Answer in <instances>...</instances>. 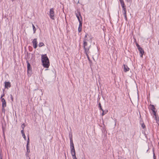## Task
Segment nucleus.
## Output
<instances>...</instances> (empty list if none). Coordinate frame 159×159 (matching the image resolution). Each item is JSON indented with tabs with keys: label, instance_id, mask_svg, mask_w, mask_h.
<instances>
[{
	"label": "nucleus",
	"instance_id": "nucleus-36",
	"mask_svg": "<svg viewBox=\"0 0 159 159\" xmlns=\"http://www.w3.org/2000/svg\"><path fill=\"white\" fill-rule=\"evenodd\" d=\"M87 34H86L85 35V36H84V38H86H86L87 37Z\"/></svg>",
	"mask_w": 159,
	"mask_h": 159
},
{
	"label": "nucleus",
	"instance_id": "nucleus-26",
	"mask_svg": "<svg viewBox=\"0 0 159 159\" xmlns=\"http://www.w3.org/2000/svg\"><path fill=\"white\" fill-rule=\"evenodd\" d=\"M98 106L100 108V110H102L103 109H102V107H101V104L100 103H99V104H98Z\"/></svg>",
	"mask_w": 159,
	"mask_h": 159
},
{
	"label": "nucleus",
	"instance_id": "nucleus-29",
	"mask_svg": "<svg viewBox=\"0 0 159 159\" xmlns=\"http://www.w3.org/2000/svg\"><path fill=\"white\" fill-rule=\"evenodd\" d=\"M22 135L25 140H26V139L25 134H22Z\"/></svg>",
	"mask_w": 159,
	"mask_h": 159
},
{
	"label": "nucleus",
	"instance_id": "nucleus-19",
	"mask_svg": "<svg viewBox=\"0 0 159 159\" xmlns=\"http://www.w3.org/2000/svg\"><path fill=\"white\" fill-rule=\"evenodd\" d=\"M120 3H121V5L122 6V8H124V7H125V4L124 2V1L121 2H120Z\"/></svg>",
	"mask_w": 159,
	"mask_h": 159
},
{
	"label": "nucleus",
	"instance_id": "nucleus-14",
	"mask_svg": "<svg viewBox=\"0 0 159 159\" xmlns=\"http://www.w3.org/2000/svg\"><path fill=\"white\" fill-rule=\"evenodd\" d=\"M102 116H103V115L107 113L108 112V111L107 110H106L104 111L103 109H102Z\"/></svg>",
	"mask_w": 159,
	"mask_h": 159
},
{
	"label": "nucleus",
	"instance_id": "nucleus-23",
	"mask_svg": "<svg viewBox=\"0 0 159 159\" xmlns=\"http://www.w3.org/2000/svg\"><path fill=\"white\" fill-rule=\"evenodd\" d=\"M29 142H30L29 138V136H28L26 145L29 146Z\"/></svg>",
	"mask_w": 159,
	"mask_h": 159
},
{
	"label": "nucleus",
	"instance_id": "nucleus-10",
	"mask_svg": "<svg viewBox=\"0 0 159 159\" xmlns=\"http://www.w3.org/2000/svg\"><path fill=\"white\" fill-rule=\"evenodd\" d=\"M138 50L139 51L140 53L141 54L140 57H142L143 54L144 53V51L143 49L142 48H138Z\"/></svg>",
	"mask_w": 159,
	"mask_h": 159
},
{
	"label": "nucleus",
	"instance_id": "nucleus-12",
	"mask_svg": "<svg viewBox=\"0 0 159 159\" xmlns=\"http://www.w3.org/2000/svg\"><path fill=\"white\" fill-rule=\"evenodd\" d=\"M124 71L126 72V71H128L129 70V68L128 67V66L125 65H124Z\"/></svg>",
	"mask_w": 159,
	"mask_h": 159
},
{
	"label": "nucleus",
	"instance_id": "nucleus-42",
	"mask_svg": "<svg viewBox=\"0 0 159 159\" xmlns=\"http://www.w3.org/2000/svg\"><path fill=\"white\" fill-rule=\"evenodd\" d=\"M154 159H155V158H154Z\"/></svg>",
	"mask_w": 159,
	"mask_h": 159
},
{
	"label": "nucleus",
	"instance_id": "nucleus-27",
	"mask_svg": "<svg viewBox=\"0 0 159 159\" xmlns=\"http://www.w3.org/2000/svg\"><path fill=\"white\" fill-rule=\"evenodd\" d=\"M21 127L23 130L24 129V128L25 127V124H23L21 126Z\"/></svg>",
	"mask_w": 159,
	"mask_h": 159
},
{
	"label": "nucleus",
	"instance_id": "nucleus-40",
	"mask_svg": "<svg viewBox=\"0 0 159 159\" xmlns=\"http://www.w3.org/2000/svg\"><path fill=\"white\" fill-rule=\"evenodd\" d=\"M12 2H13L14 0H11Z\"/></svg>",
	"mask_w": 159,
	"mask_h": 159
},
{
	"label": "nucleus",
	"instance_id": "nucleus-25",
	"mask_svg": "<svg viewBox=\"0 0 159 159\" xmlns=\"http://www.w3.org/2000/svg\"><path fill=\"white\" fill-rule=\"evenodd\" d=\"M73 159H77L76 156L75 154L72 155Z\"/></svg>",
	"mask_w": 159,
	"mask_h": 159
},
{
	"label": "nucleus",
	"instance_id": "nucleus-3",
	"mask_svg": "<svg viewBox=\"0 0 159 159\" xmlns=\"http://www.w3.org/2000/svg\"><path fill=\"white\" fill-rule=\"evenodd\" d=\"M49 15L50 18L52 20H54V14L53 9V8L50 9Z\"/></svg>",
	"mask_w": 159,
	"mask_h": 159
},
{
	"label": "nucleus",
	"instance_id": "nucleus-1",
	"mask_svg": "<svg viewBox=\"0 0 159 159\" xmlns=\"http://www.w3.org/2000/svg\"><path fill=\"white\" fill-rule=\"evenodd\" d=\"M41 61L43 66L45 68H48L50 65L49 60L46 54L41 56Z\"/></svg>",
	"mask_w": 159,
	"mask_h": 159
},
{
	"label": "nucleus",
	"instance_id": "nucleus-34",
	"mask_svg": "<svg viewBox=\"0 0 159 159\" xmlns=\"http://www.w3.org/2000/svg\"><path fill=\"white\" fill-rule=\"evenodd\" d=\"M136 46H137V47H138V48H141L139 46V45L138 44H137V43L136 44Z\"/></svg>",
	"mask_w": 159,
	"mask_h": 159
},
{
	"label": "nucleus",
	"instance_id": "nucleus-22",
	"mask_svg": "<svg viewBox=\"0 0 159 159\" xmlns=\"http://www.w3.org/2000/svg\"><path fill=\"white\" fill-rule=\"evenodd\" d=\"M26 149H27V152L29 153L30 152V150L29 148V146L26 145Z\"/></svg>",
	"mask_w": 159,
	"mask_h": 159
},
{
	"label": "nucleus",
	"instance_id": "nucleus-5",
	"mask_svg": "<svg viewBox=\"0 0 159 159\" xmlns=\"http://www.w3.org/2000/svg\"><path fill=\"white\" fill-rule=\"evenodd\" d=\"M32 43L34 48H36L37 47V44L38 43L36 39H34L33 40Z\"/></svg>",
	"mask_w": 159,
	"mask_h": 159
},
{
	"label": "nucleus",
	"instance_id": "nucleus-37",
	"mask_svg": "<svg viewBox=\"0 0 159 159\" xmlns=\"http://www.w3.org/2000/svg\"><path fill=\"white\" fill-rule=\"evenodd\" d=\"M120 1V2H123V0H119Z\"/></svg>",
	"mask_w": 159,
	"mask_h": 159
},
{
	"label": "nucleus",
	"instance_id": "nucleus-6",
	"mask_svg": "<svg viewBox=\"0 0 159 159\" xmlns=\"http://www.w3.org/2000/svg\"><path fill=\"white\" fill-rule=\"evenodd\" d=\"M70 152L71 155L75 154H76L75 151L74 147H70Z\"/></svg>",
	"mask_w": 159,
	"mask_h": 159
},
{
	"label": "nucleus",
	"instance_id": "nucleus-2",
	"mask_svg": "<svg viewBox=\"0 0 159 159\" xmlns=\"http://www.w3.org/2000/svg\"><path fill=\"white\" fill-rule=\"evenodd\" d=\"M88 40L86 39V38H84V40H83V46H84V52H89V49L90 47L91 46L90 45V46L88 48H86V46L87 45V41Z\"/></svg>",
	"mask_w": 159,
	"mask_h": 159
},
{
	"label": "nucleus",
	"instance_id": "nucleus-41",
	"mask_svg": "<svg viewBox=\"0 0 159 159\" xmlns=\"http://www.w3.org/2000/svg\"><path fill=\"white\" fill-rule=\"evenodd\" d=\"M2 159V158L1 157V159Z\"/></svg>",
	"mask_w": 159,
	"mask_h": 159
},
{
	"label": "nucleus",
	"instance_id": "nucleus-31",
	"mask_svg": "<svg viewBox=\"0 0 159 159\" xmlns=\"http://www.w3.org/2000/svg\"><path fill=\"white\" fill-rule=\"evenodd\" d=\"M12 101H13V98L12 95H10Z\"/></svg>",
	"mask_w": 159,
	"mask_h": 159
},
{
	"label": "nucleus",
	"instance_id": "nucleus-33",
	"mask_svg": "<svg viewBox=\"0 0 159 159\" xmlns=\"http://www.w3.org/2000/svg\"><path fill=\"white\" fill-rule=\"evenodd\" d=\"M21 132L22 135L23 134H25L24 132V130H23V129H22V130H21Z\"/></svg>",
	"mask_w": 159,
	"mask_h": 159
},
{
	"label": "nucleus",
	"instance_id": "nucleus-7",
	"mask_svg": "<svg viewBox=\"0 0 159 159\" xmlns=\"http://www.w3.org/2000/svg\"><path fill=\"white\" fill-rule=\"evenodd\" d=\"M5 87L6 88L8 89V87L10 88L11 86V83L10 82H5Z\"/></svg>",
	"mask_w": 159,
	"mask_h": 159
},
{
	"label": "nucleus",
	"instance_id": "nucleus-20",
	"mask_svg": "<svg viewBox=\"0 0 159 159\" xmlns=\"http://www.w3.org/2000/svg\"><path fill=\"white\" fill-rule=\"evenodd\" d=\"M32 26H33V31H34V33L35 32V31H36V29L35 28V26H34V25L33 24H32Z\"/></svg>",
	"mask_w": 159,
	"mask_h": 159
},
{
	"label": "nucleus",
	"instance_id": "nucleus-28",
	"mask_svg": "<svg viewBox=\"0 0 159 159\" xmlns=\"http://www.w3.org/2000/svg\"><path fill=\"white\" fill-rule=\"evenodd\" d=\"M82 30V27H79L78 29V31L79 32H80Z\"/></svg>",
	"mask_w": 159,
	"mask_h": 159
},
{
	"label": "nucleus",
	"instance_id": "nucleus-17",
	"mask_svg": "<svg viewBox=\"0 0 159 159\" xmlns=\"http://www.w3.org/2000/svg\"><path fill=\"white\" fill-rule=\"evenodd\" d=\"M126 12L125 11V12H123V14L124 15V16H125V18L126 20H127V16H126Z\"/></svg>",
	"mask_w": 159,
	"mask_h": 159
},
{
	"label": "nucleus",
	"instance_id": "nucleus-8",
	"mask_svg": "<svg viewBox=\"0 0 159 159\" xmlns=\"http://www.w3.org/2000/svg\"><path fill=\"white\" fill-rule=\"evenodd\" d=\"M2 107H5L6 106V102L4 98H2Z\"/></svg>",
	"mask_w": 159,
	"mask_h": 159
},
{
	"label": "nucleus",
	"instance_id": "nucleus-32",
	"mask_svg": "<svg viewBox=\"0 0 159 159\" xmlns=\"http://www.w3.org/2000/svg\"><path fill=\"white\" fill-rule=\"evenodd\" d=\"M5 109H4V107H2V112L4 113L5 112Z\"/></svg>",
	"mask_w": 159,
	"mask_h": 159
},
{
	"label": "nucleus",
	"instance_id": "nucleus-15",
	"mask_svg": "<svg viewBox=\"0 0 159 159\" xmlns=\"http://www.w3.org/2000/svg\"><path fill=\"white\" fill-rule=\"evenodd\" d=\"M155 116V119L156 120V122L157 123H158V122H159V118L158 117H157L156 113H155V115H154Z\"/></svg>",
	"mask_w": 159,
	"mask_h": 159
},
{
	"label": "nucleus",
	"instance_id": "nucleus-4",
	"mask_svg": "<svg viewBox=\"0 0 159 159\" xmlns=\"http://www.w3.org/2000/svg\"><path fill=\"white\" fill-rule=\"evenodd\" d=\"M149 108L153 112V114L154 115H155L156 111H155V107L153 105L150 104L149 105Z\"/></svg>",
	"mask_w": 159,
	"mask_h": 159
},
{
	"label": "nucleus",
	"instance_id": "nucleus-39",
	"mask_svg": "<svg viewBox=\"0 0 159 159\" xmlns=\"http://www.w3.org/2000/svg\"><path fill=\"white\" fill-rule=\"evenodd\" d=\"M65 157H66V154L65 153Z\"/></svg>",
	"mask_w": 159,
	"mask_h": 159
},
{
	"label": "nucleus",
	"instance_id": "nucleus-30",
	"mask_svg": "<svg viewBox=\"0 0 159 159\" xmlns=\"http://www.w3.org/2000/svg\"><path fill=\"white\" fill-rule=\"evenodd\" d=\"M125 7H124V8H123V12H125V11L126 12V8H125Z\"/></svg>",
	"mask_w": 159,
	"mask_h": 159
},
{
	"label": "nucleus",
	"instance_id": "nucleus-18",
	"mask_svg": "<svg viewBox=\"0 0 159 159\" xmlns=\"http://www.w3.org/2000/svg\"><path fill=\"white\" fill-rule=\"evenodd\" d=\"M79 27H82V20H79Z\"/></svg>",
	"mask_w": 159,
	"mask_h": 159
},
{
	"label": "nucleus",
	"instance_id": "nucleus-38",
	"mask_svg": "<svg viewBox=\"0 0 159 159\" xmlns=\"http://www.w3.org/2000/svg\"><path fill=\"white\" fill-rule=\"evenodd\" d=\"M145 126V125H142V127L143 128H144V126Z\"/></svg>",
	"mask_w": 159,
	"mask_h": 159
},
{
	"label": "nucleus",
	"instance_id": "nucleus-11",
	"mask_svg": "<svg viewBox=\"0 0 159 159\" xmlns=\"http://www.w3.org/2000/svg\"><path fill=\"white\" fill-rule=\"evenodd\" d=\"M27 70L28 72L29 71H31V68L30 67V63H29L28 61H27Z\"/></svg>",
	"mask_w": 159,
	"mask_h": 159
},
{
	"label": "nucleus",
	"instance_id": "nucleus-35",
	"mask_svg": "<svg viewBox=\"0 0 159 159\" xmlns=\"http://www.w3.org/2000/svg\"><path fill=\"white\" fill-rule=\"evenodd\" d=\"M4 96V94H3L1 96V99H2V98H2V97L3 96Z\"/></svg>",
	"mask_w": 159,
	"mask_h": 159
},
{
	"label": "nucleus",
	"instance_id": "nucleus-24",
	"mask_svg": "<svg viewBox=\"0 0 159 159\" xmlns=\"http://www.w3.org/2000/svg\"><path fill=\"white\" fill-rule=\"evenodd\" d=\"M92 56H93V59L94 60V57L96 56V54H95L94 52H92Z\"/></svg>",
	"mask_w": 159,
	"mask_h": 159
},
{
	"label": "nucleus",
	"instance_id": "nucleus-13",
	"mask_svg": "<svg viewBox=\"0 0 159 159\" xmlns=\"http://www.w3.org/2000/svg\"><path fill=\"white\" fill-rule=\"evenodd\" d=\"M70 147H74V144L73 143V140L71 137H70Z\"/></svg>",
	"mask_w": 159,
	"mask_h": 159
},
{
	"label": "nucleus",
	"instance_id": "nucleus-16",
	"mask_svg": "<svg viewBox=\"0 0 159 159\" xmlns=\"http://www.w3.org/2000/svg\"><path fill=\"white\" fill-rule=\"evenodd\" d=\"M89 52H85V53L86 54V56H87V58H88V60H89V61H90V58H89V57L88 56V53H89Z\"/></svg>",
	"mask_w": 159,
	"mask_h": 159
},
{
	"label": "nucleus",
	"instance_id": "nucleus-21",
	"mask_svg": "<svg viewBox=\"0 0 159 159\" xmlns=\"http://www.w3.org/2000/svg\"><path fill=\"white\" fill-rule=\"evenodd\" d=\"M39 47H40L43 46H44V44L43 43L41 42V43H39Z\"/></svg>",
	"mask_w": 159,
	"mask_h": 159
},
{
	"label": "nucleus",
	"instance_id": "nucleus-9",
	"mask_svg": "<svg viewBox=\"0 0 159 159\" xmlns=\"http://www.w3.org/2000/svg\"><path fill=\"white\" fill-rule=\"evenodd\" d=\"M78 13L79 14H78L77 13H76V16L77 17V18L79 21V20H82V18L81 17V15L80 14V13L79 12H78Z\"/></svg>",
	"mask_w": 159,
	"mask_h": 159
}]
</instances>
